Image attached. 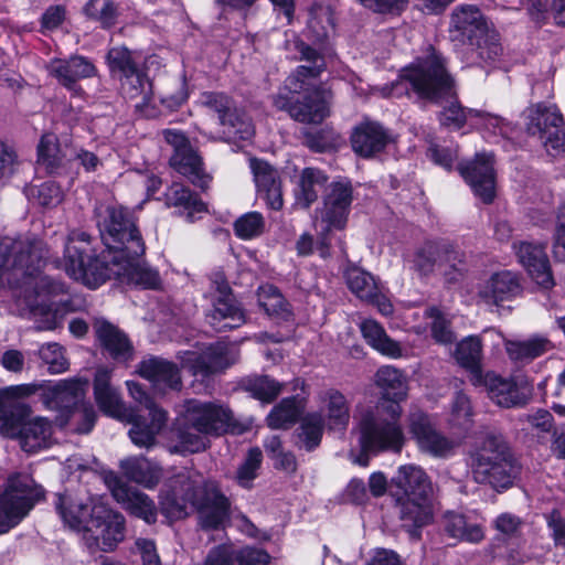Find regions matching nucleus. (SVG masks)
<instances>
[{"mask_svg":"<svg viewBox=\"0 0 565 565\" xmlns=\"http://www.w3.org/2000/svg\"><path fill=\"white\" fill-rule=\"evenodd\" d=\"M99 239L74 230L67 235L64 247L66 274L84 281L90 273L103 270L102 266H116L121 259L145 256L146 242L139 220L124 205H107L96 213Z\"/></svg>","mask_w":565,"mask_h":565,"instance_id":"obj_1","label":"nucleus"},{"mask_svg":"<svg viewBox=\"0 0 565 565\" xmlns=\"http://www.w3.org/2000/svg\"><path fill=\"white\" fill-rule=\"evenodd\" d=\"M397 81L406 83L407 95L416 96L424 104L441 106L436 118L441 127L450 130L462 129L468 118H481L482 110L465 107L457 94V81L448 67V58L434 45L426 53L416 56L403 66Z\"/></svg>","mask_w":565,"mask_h":565,"instance_id":"obj_2","label":"nucleus"},{"mask_svg":"<svg viewBox=\"0 0 565 565\" xmlns=\"http://www.w3.org/2000/svg\"><path fill=\"white\" fill-rule=\"evenodd\" d=\"M390 495L399 508L402 527L419 540L423 527L434 519L430 477L415 465L401 466L391 479Z\"/></svg>","mask_w":565,"mask_h":565,"instance_id":"obj_3","label":"nucleus"},{"mask_svg":"<svg viewBox=\"0 0 565 565\" xmlns=\"http://www.w3.org/2000/svg\"><path fill=\"white\" fill-rule=\"evenodd\" d=\"M54 507L64 524L90 533L104 552L114 551L124 540L125 518L103 503L77 504L70 497L56 493Z\"/></svg>","mask_w":565,"mask_h":565,"instance_id":"obj_4","label":"nucleus"},{"mask_svg":"<svg viewBox=\"0 0 565 565\" xmlns=\"http://www.w3.org/2000/svg\"><path fill=\"white\" fill-rule=\"evenodd\" d=\"M471 460L473 479L499 493L512 488L522 472V465L502 434L488 433Z\"/></svg>","mask_w":565,"mask_h":565,"instance_id":"obj_5","label":"nucleus"},{"mask_svg":"<svg viewBox=\"0 0 565 565\" xmlns=\"http://www.w3.org/2000/svg\"><path fill=\"white\" fill-rule=\"evenodd\" d=\"M449 33L452 42L471 46L477 56L488 65L500 61L503 54L499 32L488 26L477 6L457 7L451 14Z\"/></svg>","mask_w":565,"mask_h":565,"instance_id":"obj_6","label":"nucleus"},{"mask_svg":"<svg viewBox=\"0 0 565 565\" xmlns=\"http://www.w3.org/2000/svg\"><path fill=\"white\" fill-rule=\"evenodd\" d=\"M45 499L44 488L31 475L12 472L0 494V534L8 533Z\"/></svg>","mask_w":565,"mask_h":565,"instance_id":"obj_7","label":"nucleus"},{"mask_svg":"<svg viewBox=\"0 0 565 565\" xmlns=\"http://www.w3.org/2000/svg\"><path fill=\"white\" fill-rule=\"evenodd\" d=\"M183 407V422L199 434L207 437H221L226 434L244 433V428L227 406L190 398L184 402Z\"/></svg>","mask_w":565,"mask_h":565,"instance_id":"obj_8","label":"nucleus"},{"mask_svg":"<svg viewBox=\"0 0 565 565\" xmlns=\"http://www.w3.org/2000/svg\"><path fill=\"white\" fill-rule=\"evenodd\" d=\"M143 256H136L132 259H121L116 266H102L103 270L90 273L88 278L82 281L89 289H97L108 280H126L128 284L141 290H160L162 279L157 268L141 264Z\"/></svg>","mask_w":565,"mask_h":565,"instance_id":"obj_9","label":"nucleus"},{"mask_svg":"<svg viewBox=\"0 0 565 565\" xmlns=\"http://www.w3.org/2000/svg\"><path fill=\"white\" fill-rule=\"evenodd\" d=\"M330 90L324 87L311 88L301 93H279L274 100L277 109L286 111L301 124H321L330 115Z\"/></svg>","mask_w":565,"mask_h":565,"instance_id":"obj_10","label":"nucleus"},{"mask_svg":"<svg viewBox=\"0 0 565 565\" xmlns=\"http://www.w3.org/2000/svg\"><path fill=\"white\" fill-rule=\"evenodd\" d=\"M401 417L366 416L360 424L359 444L363 452H401L405 445V436L399 424Z\"/></svg>","mask_w":565,"mask_h":565,"instance_id":"obj_11","label":"nucleus"},{"mask_svg":"<svg viewBox=\"0 0 565 565\" xmlns=\"http://www.w3.org/2000/svg\"><path fill=\"white\" fill-rule=\"evenodd\" d=\"M457 170L476 198L486 205L493 203L497 196V171L492 153L478 152L472 160L460 162Z\"/></svg>","mask_w":565,"mask_h":565,"instance_id":"obj_12","label":"nucleus"},{"mask_svg":"<svg viewBox=\"0 0 565 565\" xmlns=\"http://www.w3.org/2000/svg\"><path fill=\"white\" fill-rule=\"evenodd\" d=\"M349 140L352 151L359 158L369 160L396 143V136L383 122L364 117L352 128Z\"/></svg>","mask_w":565,"mask_h":565,"instance_id":"obj_13","label":"nucleus"},{"mask_svg":"<svg viewBox=\"0 0 565 565\" xmlns=\"http://www.w3.org/2000/svg\"><path fill=\"white\" fill-rule=\"evenodd\" d=\"M374 383L380 391L377 402L379 415L402 416V402L407 398L408 385L402 370L392 365H383L374 375Z\"/></svg>","mask_w":565,"mask_h":565,"instance_id":"obj_14","label":"nucleus"},{"mask_svg":"<svg viewBox=\"0 0 565 565\" xmlns=\"http://www.w3.org/2000/svg\"><path fill=\"white\" fill-rule=\"evenodd\" d=\"M202 104L217 115L221 126L225 127L230 135L241 140H248L254 135V128L241 111L234 98L224 92H204Z\"/></svg>","mask_w":565,"mask_h":565,"instance_id":"obj_15","label":"nucleus"},{"mask_svg":"<svg viewBox=\"0 0 565 565\" xmlns=\"http://www.w3.org/2000/svg\"><path fill=\"white\" fill-rule=\"evenodd\" d=\"M354 189L349 178L340 177L333 180L327 188L323 195V207L321 211V224H330L340 232H344L351 213V205L354 200Z\"/></svg>","mask_w":565,"mask_h":565,"instance_id":"obj_16","label":"nucleus"},{"mask_svg":"<svg viewBox=\"0 0 565 565\" xmlns=\"http://www.w3.org/2000/svg\"><path fill=\"white\" fill-rule=\"evenodd\" d=\"M10 249L11 268L21 278H35L44 269L49 249L40 238H26L7 245Z\"/></svg>","mask_w":565,"mask_h":565,"instance_id":"obj_17","label":"nucleus"},{"mask_svg":"<svg viewBox=\"0 0 565 565\" xmlns=\"http://www.w3.org/2000/svg\"><path fill=\"white\" fill-rule=\"evenodd\" d=\"M519 263L524 267L529 277L543 291L555 286V279L545 246L531 242L513 243Z\"/></svg>","mask_w":565,"mask_h":565,"instance_id":"obj_18","label":"nucleus"},{"mask_svg":"<svg viewBox=\"0 0 565 565\" xmlns=\"http://www.w3.org/2000/svg\"><path fill=\"white\" fill-rule=\"evenodd\" d=\"M50 73L65 89L79 94L83 93V88L78 82L98 76V68L92 58L72 54L67 58L53 60Z\"/></svg>","mask_w":565,"mask_h":565,"instance_id":"obj_19","label":"nucleus"},{"mask_svg":"<svg viewBox=\"0 0 565 565\" xmlns=\"http://www.w3.org/2000/svg\"><path fill=\"white\" fill-rule=\"evenodd\" d=\"M195 510L200 526L204 531H220L231 519V501L216 487L203 490Z\"/></svg>","mask_w":565,"mask_h":565,"instance_id":"obj_20","label":"nucleus"},{"mask_svg":"<svg viewBox=\"0 0 565 565\" xmlns=\"http://www.w3.org/2000/svg\"><path fill=\"white\" fill-rule=\"evenodd\" d=\"M220 296L213 301V309L206 315L209 324L216 332L237 329L246 322V313L234 297L231 287L220 289Z\"/></svg>","mask_w":565,"mask_h":565,"instance_id":"obj_21","label":"nucleus"},{"mask_svg":"<svg viewBox=\"0 0 565 565\" xmlns=\"http://www.w3.org/2000/svg\"><path fill=\"white\" fill-rule=\"evenodd\" d=\"M163 203L168 209H175L178 216L188 223H194L209 212L207 203L201 195L182 182H172L163 192Z\"/></svg>","mask_w":565,"mask_h":565,"instance_id":"obj_22","label":"nucleus"},{"mask_svg":"<svg viewBox=\"0 0 565 565\" xmlns=\"http://www.w3.org/2000/svg\"><path fill=\"white\" fill-rule=\"evenodd\" d=\"M348 288L362 301L377 307L379 311L385 316L393 312V306L388 298L384 296L374 276L360 267H352L345 273Z\"/></svg>","mask_w":565,"mask_h":565,"instance_id":"obj_23","label":"nucleus"},{"mask_svg":"<svg viewBox=\"0 0 565 565\" xmlns=\"http://www.w3.org/2000/svg\"><path fill=\"white\" fill-rule=\"evenodd\" d=\"M111 492L118 502L125 504L131 515L143 520L147 524L157 522V507L148 494L134 489L118 477L114 480Z\"/></svg>","mask_w":565,"mask_h":565,"instance_id":"obj_24","label":"nucleus"},{"mask_svg":"<svg viewBox=\"0 0 565 565\" xmlns=\"http://www.w3.org/2000/svg\"><path fill=\"white\" fill-rule=\"evenodd\" d=\"M96 339L100 348L115 361H128L134 354V345L128 335L106 319L94 323Z\"/></svg>","mask_w":565,"mask_h":565,"instance_id":"obj_25","label":"nucleus"},{"mask_svg":"<svg viewBox=\"0 0 565 565\" xmlns=\"http://www.w3.org/2000/svg\"><path fill=\"white\" fill-rule=\"evenodd\" d=\"M169 164L175 172L185 177L202 192L209 189L212 178L204 170L203 158L192 146L180 152L172 153Z\"/></svg>","mask_w":565,"mask_h":565,"instance_id":"obj_26","label":"nucleus"},{"mask_svg":"<svg viewBox=\"0 0 565 565\" xmlns=\"http://www.w3.org/2000/svg\"><path fill=\"white\" fill-rule=\"evenodd\" d=\"M200 486L190 477L179 476L174 481L171 491L167 494L163 504V510L167 513L178 514L185 513L188 504L194 509L198 508L201 494Z\"/></svg>","mask_w":565,"mask_h":565,"instance_id":"obj_27","label":"nucleus"},{"mask_svg":"<svg viewBox=\"0 0 565 565\" xmlns=\"http://www.w3.org/2000/svg\"><path fill=\"white\" fill-rule=\"evenodd\" d=\"M138 374L152 383L180 391L182 387L181 372L177 363L159 356L142 360L138 365Z\"/></svg>","mask_w":565,"mask_h":565,"instance_id":"obj_28","label":"nucleus"},{"mask_svg":"<svg viewBox=\"0 0 565 565\" xmlns=\"http://www.w3.org/2000/svg\"><path fill=\"white\" fill-rule=\"evenodd\" d=\"M306 397L291 395L284 397L267 414L265 422L270 429H289L302 418Z\"/></svg>","mask_w":565,"mask_h":565,"instance_id":"obj_29","label":"nucleus"},{"mask_svg":"<svg viewBox=\"0 0 565 565\" xmlns=\"http://www.w3.org/2000/svg\"><path fill=\"white\" fill-rule=\"evenodd\" d=\"M119 94L125 99L142 98V105H148L153 98V83L145 64L139 65L116 81Z\"/></svg>","mask_w":565,"mask_h":565,"instance_id":"obj_30","label":"nucleus"},{"mask_svg":"<svg viewBox=\"0 0 565 565\" xmlns=\"http://www.w3.org/2000/svg\"><path fill=\"white\" fill-rule=\"evenodd\" d=\"M93 391L95 402L103 414L118 419L122 418L129 406L121 402L118 393L111 387L108 372L96 373Z\"/></svg>","mask_w":565,"mask_h":565,"instance_id":"obj_31","label":"nucleus"},{"mask_svg":"<svg viewBox=\"0 0 565 565\" xmlns=\"http://www.w3.org/2000/svg\"><path fill=\"white\" fill-rule=\"evenodd\" d=\"M259 308L270 318L289 322L294 320L291 305L274 284H263L256 291Z\"/></svg>","mask_w":565,"mask_h":565,"instance_id":"obj_32","label":"nucleus"},{"mask_svg":"<svg viewBox=\"0 0 565 565\" xmlns=\"http://www.w3.org/2000/svg\"><path fill=\"white\" fill-rule=\"evenodd\" d=\"M120 468L129 481L147 489H154L162 478V468L146 457H132L121 460Z\"/></svg>","mask_w":565,"mask_h":565,"instance_id":"obj_33","label":"nucleus"},{"mask_svg":"<svg viewBox=\"0 0 565 565\" xmlns=\"http://www.w3.org/2000/svg\"><path fill=\"white\" fill-rule=\"evenodd\" d=\"M526 132L541 139L551 129L564 126V118L556 106L537 103L526 109Z\"/></svg>","mask_w":565,"mask_h":565,"instance_id":"obj_34","label":"nucleus"},{"mask_svg":"<svg viewBox=\"0 0 565 565\" xmlns=\"http://www.w3.org/2000/svg\"><path fill=\"white\" fill-rule=\"evenodd\" d=\"M438 259L448 265L444 273L448 284L459 282L468 273L467 254L456 242L439 238Z\"/></svg>","mask_w":565,"mask_h":565,"instance_id":"obj_35","label":"nucleus"},{"mask_svg":"<svg viewBox=\"0 0 565 565\" xmlns=\"http://www.w3.org/2000/svg\"><path fill=\"white\" fill-rule=\"evenodd\" d=\"M65 153L58 137L54 132H43L36 146V162L47 174H60L64 167Z\"/></svg>","mask_w":565,"mask_h":565,"instance_id":"obj_36","label":"nucleus"},{"mask_svg":"<svg viewBox=\"0 0 565 565\" xmlns=\"http://www.w3.org/2000/svg\"><path fill=\"white\" fill-rule=\"evenodd\" d=\"M454 355L457 363L470 372L476 382L482 380V340L479 335H468L459 341Z\"/></svg>","mask_w":565,"mask_h":565,"instance_id":"obj_37","label":"nucleus"},{"mask_svg":"<svg viewBox=\"0 0 565 565\" xmlns=\"http://www.w3.org/2000/svg\"><path fill=\"white\" fill-rule=\"evenodd\" d=\"M296 428L294 436L297 439L295 445L299 449L312 452L320 447L324 433V418L320 413L306 414Z\"/></svg>","mask_w":565,"mask_h":565,"instance_id":"obj_38","label":"nucleus"},{"mask_svg":"<svg viewBox=\"0 0 565 565\" xmlns=\"http://www.w3.org/2000/svg\"><path fill=\"white\" fill-rule=\"evenodd\" d=\"M52 436L51 422L44 417H35L26 420L21 434L18 435L21 448L26 452H38L46 448Z\"/></svg>","mask_w":565,"mask_h":565,"instance_id":"obj_39","label":"nucleus"},{"mask_svg":"<svg viewBox=\"0 0 565 565\" xmlns=\"http://www.w3.org/2000/svg\"><path fill=\"white\" fill-rule=\"evenodd\" d=\"M475 384L484 385L490 397L502 407H513L519 404V388L514 381L507 380L494 372L482 373V380Z\"/></svg>","mask_w":565,"mask_h":565,"instance_id":"obj_40","label":"nucleus"},{"mask_svg":"<svg viewBox=\"0 0 565 565\" xmlns=\"http://www.w3.org/2000/svg\"><path fill=\"white\" fill-rule=\"evenodd\" d=\"M444 531L452 539L472 544L484 539L483 527L480 524L468 523L466 515L447 511L444 515Z\"/></svg>","mask_w":565,"mask_h":565,"instance_id":"obj_41","label":"nucleus"},{"mask_svg":"<svg viewBox=\"0 0 565 565\" xmlns=\"http://www.w3.org/2000/svg\"><path fill=\"white\" fill-rule=\"evenodd\" d=\"M239 387L254 399L263 404H271L282 392L284 384L264 374L243 377Z\"/></svg>","mask_w":565,"mask_h":565,"instance_id":"obj_42","label":"nucleus"},{"mask_svg":"<svg viewBox=\"0 0 565 565\" xmlns=\"http://www.w3.org/2000/svg\"><path fill=\"white\" fill-rule=\"evenodd\" d=\"M327 70V63L298 65L285 79L284 88L291 93H301L311 88L323 87L317 83Z\"/></svg>","mask_w":565,"mask_h":565,"instance_id":"obj_43","label":"nucleus"},{"mask_svg":"<svg viewBox=\"0 0 565 565\" xmlns=\"http://www.w3.org/2000/svg\"><path fill=\"white\" fill-rule=\"evenodd\" d=\"M121 420L131 425L129 437L139 447H150L156 443L158 431L148 424V417L140 414L138 406H129Z\"/></svg>","mask_w":565,"mask_h":565,"instance_id":"obj_44","label":"nucleus"},{"mask_svg":"<svg viewBox=\"0 0 565 565\" xmlns=\"http://www.w3.org/2000/svg\"><path fill=\"white\" fill-rule=\"evenodd\" d=\"M82 12L87 20L98 23L103 30L113 29L120 15L119 7L114 0H87Z\"/></svg>","mask_w":565,"mask_h":565,"instance_id":"obj_45","label":"nucleus"},{"mask_svg":"<svg viewBox=\"0 0 565 565\" xmlns=\"http://www.w3.org/2000/svg\"><path fill=\"white\" fill-rule=\"evenodd\" d=\"M105 64L113 81H117L141 65L136 61L134 52L124 44L111 46L107 50Z\"/></svg>","mask_w":565,"mask_h":565,"instance_id":"obj_46","label":"nucleus"},{"mask_svg":"<svg viewBox=\"0 0 565 565\" xmlns=\"http://www.w3.org/2000/svg\"><path fill=\"white\" fill-rule=\"evenodd\" d=\"M230 366L227 349L223 345H211L193 364V373L203 377L224 371Z\"/></svg>","mask_w":565,"mask_h":565,"instance_id":"obj_47","label":"nucleus"},{"mask_svg":"<svg viewBox=\"0 0 565 565\" xmlns=\"http://www.w3.org/2000/svg\"><path fill=\"white\" fill-rule=\"evenodd\" d=\"M551 349H553L551 341L543 337H534L525 341H511L507 344L509 358L518 362L532 361Z\"/></svg>","mask_w":565,"mask_h":565,"instance_id":"obj_48","label":"nucleus"},{"mask_svg":"<svg viewBox=\"0 0 565 565\" xmlns=\"http://www.w3.org/2000/svg\"><path fill=\"white\" fill-rule=\"evenodd\" d=\"M32 414L29 404L19 401H10L0 422V431L7 437L17 438Z\"/></svg>","mask_w":565,"mask_h":565,"instance_id":"obj_49","label":"nucleus"},{"mask_svg":"<svg viewBox=\"0 0 565 565\" xmlns=\"http://www.w3.org/2000/svg\"><path fill=\"white\" fill-rule=\"evenodd\" d=\"M174 434L177 437V445L174 448L180 454L201 452L204 451L210 445V441L206 439L207 436L199 434L183 422V415H181V417L174 424Z\"/></svg>","mask_w":565,"mask_h":565,"instance_id":"obj_50","label":"nucleus"},{"mask_svg":"<svg viewBox=\"0 0 565 565\" xmlns=\"http://www.w3.org/2000/svg\"><path fill=\"white\" fill-rule=\"evenodd\" d=\"M328 180L327 173L319 168L307 167L301 171L299 200L306 207H310L318 200L319 191L317 188H323Z\"/></svg>","mask_w":565,"mask_h":565,"instance_id":"obj_51","label":"nucleus"},{"mask_svg":"<svg viewBox=\"0 0 565 565\" xmlns=\"http://www.w3.org/2000/svg\"><path fill=\"white\" fill-rule=\"evenodd\" d=\"M521 290V285L516 275L509 270L495 273L490 279V294L494 305L515 297Z\"/></svg>","mask_w":565,"mask_h":565,"instance_id":"obj_52","label":"nucleus"},{"mask_svg":"<svg viewBox=\"0 0 565 565\" xmlns=\"http://www.w3.org/2000/svg\"><path fill=\"white\" fill-rule=\"evenodd\" d=\"M263 459V452L259 447H250L247 450L244 460L235 472V481L241 488L246 490L253 489L254 480L259 476Z\"/></svg>","mask_w":565,"mask_h":565,"instance_id":"obj_53","label":"nucleus"},{"mask_svg":"<svg viewBox=\"0 0 565 565\" xmlns=\"http://www.w3.org/2000/svg\"><path fill=\"white\" fill-rule=\"evenodd\" d=\"M415 445L419 452L433 458H447L452 454L455 448L454 441L437 427L415 441Z\"/></svg>","mask_w":565,"mask_h":565,"instance_id":"obj_54","label":"nucleus"},{"mask_svg":"<svg viewBox=\"0 0 565 565\" xmlns=\"http://www.w3.org/2000/svg\"><path fill=\"white\" fill-rule=\"evenodd\" d=\"M337 246L341 254H347V242L344 232H340L330 224H322L317 234L316 249L322 259L332 257V247Z\"/></svg>","mask_w":565,"mask_h":565,"instance_id":"obj_55","label":"nucleus"},{"mask_svg":"<svg viewBox=\"0 0 565 565\" xmlns=\"http://www.w3.org/2000/svg\"><path fill=\"white\" fill-rule=\"evenodd\" d=\"M425 316L426 318L431 319L430 337L436 343L443 345L454 343L456 335L451 329V321L438 307L433 306L427 308Z\"/></svg>","mask_w":565,"mask_h":565,"instance_id":"obj_56","label":"nucleus"},{"mask_svg":"<svg viewBox=\"0 0 565 565\" xmlns=\"http://www.w3.org/2000/svg\"><path fill=\"white\" fill-rule=\"evenodd\" d=\"M525 7L530 18L537 23L544 22L552 9L556 23L565 26V0H526Z\"/></svg>","mask_w":565,"mask_h":565,"instance_id":"obj_57","label":"nucleus"},{"mask_svg":"<svg viewBox=\"0 0 565 565\" xmlns=\"http://www.w3.org/2000/svg\"><path fill=\"white\" fill-rule=\"evenodd\" d=\"M449 423L463 433H468L473 426V412L471 401L462 391L456 392Z\"/></svg>","mask_w":565,"mask_h":565,"instance_id":"obj_58","label":"nucleus"},{"mask_svg":"<svg viewBox=\"0 0 565 565\" xmlns=\"http://www.w3.org/2000/svg\"><path fill=\"white\" fill-rule=\"evenodd\" d=\"M439 238L426 239L419 246L413 256V267L422 277L433 274L435 265L438 260Z\"/></svg>","mask_w":565,"mask_h":565,"instance_id":"obj_59","label":"nucleus"},{"mask_svg":"<svg viewBox=\"0 0 565 565\" xmlns=\"http://www.w3.org/2000/svg\"><path fill=\"white\" fill-rule=\"evenodd\" d=\"M265 218L260 212L250 211L244 213L233 223V231L237 238L250 241L265 232Z\"/></svg>","mask_w":565,"mask_h":565,"instance_id":"obj_60","label":"nucleus"},{"mask_svg":"<svg viewBox=\"0 0 565 565\" xmlns=\"http://www.w3.org/2000/svg\"><path fill=\"white\" fill-rule=\"evenodd\" d=\"M327 418L330 429L347 428L350 420V413L347 399L342 393L335 391L330 394L327 404Z\"/></svg>","mask_w":565,"mask_h":565,"instance_id":"obj_61","label":"nucleus"},{"mask_svg":"<svg viewBox=\"0 0 565 565\" xmlns=\"http://www.w3.org/2000/svg\"><path fill=\"white\" fill-rule=\"evenodd\" d=\"M29 195L35 200L42 207H56L62 203L64 193L61 185L52 180L45 181L39 185H32L29 189Z\"/></svg>","mask_w":565,"mask_h":565,"instance_id":"obj_62","label":"nucleus"},{"mask_svg":"<svg viewBox=\"0 0 565 565\" xmlns=\"http://www.w3.org/2000/svg\"><path fill=\"white\" fill-rule=\"evenodd\" d=\"M406 427L415 443L437 427L433 416L423 409H413L406 417Z\"/></svg>","mask_w":565,"mask_h":565,"instance_id":"obj_63","label":"nucleus"},{"mask_svg":"<svg viewBox=\"0 0 565 565\" xmlns=\"http://www.w3.org/2000/svg\"><path fill=\"white\" fill-rule=\"evenodd\" d=\"M233 555L237 565H269L271 562L270 554L255 545L235 547L233 544Z\"/></svg>","mask_w":565,"mask_h":565,"instance_id":"obj_64","label":"nucleus"}]
</instances>
